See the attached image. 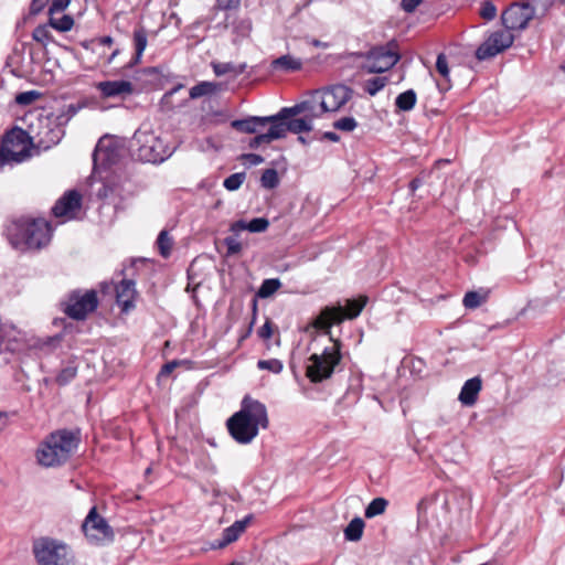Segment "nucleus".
<instances>
[{
  "instance_id": "1",
  "label": "nucleus",
  "mask_w": 565,
  "mask_h": 565,
  "mask_svg": "<svg viewBox=\"0 0 565 565\" xmlns=\"http://www.w3.org/2000/svg\"><path fill=\"white\" fill-rule=\"evenodd\" d=\"M534 17V9L527 7V4H523L521 1L510 4L501 14L502 24L505 30L491 33L477 49L476 57L479 61H484L509 49L514 41L511 31L525 30Z\"/></svg>"
},
{
  "instance_id": "2",
  "label": "nucleus",
  "mask_w": 565,
  "mask_h": 565,
  "mask_svg": "<svg viewBox=\"0 0 565 565\" xmlns=\"http://www.w3.org/2000/svg\"><path fill=\"white\" fill-rule=\"evenodd\" d=\"M269 418L264 403L245 395L241 402V409L226 420L230 436L241 445L250 444L258 435L259 429H267Z\"/></svg>"
},
{
  "instance_id": "3",
  "label": "nucleus",
  "mask_w": 565,
  "mask_h": 565,
  "mask_svg": "<svg viewBox=\"0 0 565 565\" xmlns=\"http://www.w3.org/2000/svg\"><path fill=\"white\" fill-rule=\"evenodd\" d=\"M81 443L78 430L57 429L49 434L36 449L39 465L46 468L66 463Z\"/></svg>"
},
{
  "instance_id": "4",
  "label": "nucleus",
  "mask_w": 565,
  "mask_h": 565,
  "mask_svg": "<svg viewBox=\"0 0 565 565\" xmlns=\"http://www.w3.org/2000/svg\"><path fill=\"white\" fill-rule=\"evenodd\" d=\"M132 157L142 162L160 163L171 156L163 140L150 130L138 129L130 140Z\"/></svg>"
},
{
  "instance_id": "5",
  "label": "nucleus",
  "mask_w": 565,
  "mask_h": 565,
  "mask_svg": "<svg viewBox=\"0 0 565 565\" xmlns=\"http://www.w3.org/2000/svg\"><path fill=\"white\" fill-rule=\"evenodd\" d=\"M17 244L28 249H40L49 244L52 236L51 224L44 218H23L15 223Z\"/></svg>"
},
{
  "instance_id": "6",
  "label": "nucleus",
  "mask_w": 565,
  "mask_h": 565,
  "mask_svg": "<svg viewBox=\"0 0 565 565\" xmlns=\"http://www.w3.org/2000/svg\"><path fill=\"white\" fill-rule=\"evenodd\" d=\"M365 60L362 68L369 74H380L393 68L401 60L399 45L396 40L374 45L361 54Z\"/></svg>"
},
{
  "instance_id": "7",
  "label": "nucleus",
  "mask_w": 565,
  "mask_h": 565,
  "mask_svg": "<svg viewBox=\"0 0 565 565\" xmlns=\"http://www.w3.org/2000/svg\"><path fill=\"white\" fill-rule=\"evenodd\" d=\"M32 552L39 565H74V555L62 541L40 537L33 542Z\"/></svg>"
},
{
  "instance_id": "8",
  "label": "nucleus",
  "mask_w": 565,
  "mask_h": 565,
  "mask_svg": "<svg viewBox=\"0 0 565 565\" xmlns=\"http://www.w3.org/2000/svg\"><path fill=\"white\" fill-rule=\"evenodd\" d=\"M367 301L366 297H361L359 300H347V306L343 308L341 305L337 307H324L320 315L313 320L312 326L324 331L326 334H331V327L341 323L344 319L356 318Z\"/></svg>"
},
{
  "instance_id": "9",
  "label": "nucleus",
  "mask_w": 565,
  "mask_h": 565,
  "mask_svg": "<svg viewBox=\"0 0 565 565\" xmlns=\"http://www.w3.org/2000/svg\"><path fill=\"white\" fill-rule=\"evenodd\" d=\"M330 340L333 342L331 348H326L321 354H312L309 358L310 363L307 366V376L313 383L331 377L334 367L341 361V342L334 340L331 335Z\"/></svg>"
},
{
  "instance_id": "10",
  "label": "nucleus",
  "mask_w": 565,
  "mask_h": 565,
  "mask_svg": "<svg viewBox=\"0 0 565 565\" xmlns=\"http://www.w3.org/2000/svg\"><path fill=\"white\" fill-rule=\"evenodd\" d=\"M64 305V313L74 320H85L98 307L97 292L94 289L82 292L73 290L68 294Z\"/></svg>"
},
{
  "instance_id": "11",
  "label": "nucleus",
  "mask_w": 565,
  "mask_h": 565,
  "mask_svg": "<svg viewBox=\"0 0 565 565\" xmlns=\"http://www.w3.org/2000/svg\"><path fill=\"white\" fill-rule=\"evenodd\" d=\"M3 148L13 162H22L30 154L33 138L20 127H13L2 138Z\"/></svg>"
},
{
  "instance_id": "12",
  "label": "nucleus",
  "mask_w": 565,
  "mask_h": 565,
  "mask_svg": "<svg viewBox=\"0 0 565 565\" xmlns=\"http://www.w3.org/2000/svg\"><path fill=\"white\" fill-rule=\"evenodd\" d=\"M82 530L85 536L93 543L99 544L104 541H111L114 532L105 518L97 513L96 507H93L85 518Z\"/></svg>"
},
{
  "instance_id": "13",
  "label": "nucleus",
  "mask_w": 565,
  "mask_h": 565,
  "mask_svg": "<svg viewBox=\"0 0 565 565\" xmlns=\"http://www.w3.org/2000/svg\"><path fill=\"white\" fill-rule=\"evenodd\" d=\"M322 109L327 113L340 110L352 97L353 89L344 84H335L318 90Z\"/></svg>"
},
{
  "instance_id": "14",
  "label": "nucleus",
  "mask_w": 565,
  "mask_h": 565,
  "mask_svg": "<svg viewBox=\"0 0 565 565\" xmlns=\"http://www.w3.org/2000/svg\"><path fill=\"white\" fill-rule=\"evenodd\" d=\"M36 128L38 131L32 136L33 142L36 141L38 146L44 149H49L58 143L63 136V130L55 120H51L46 117L38 118Z\"/></svg>"
},
{
  "instance_id": "15",
  "label": "nucleus",
  "mask_w": 565,
  "mask_h": 565,
  "mask_svg": "<svg viewBox=\"0 0 565 565\" xmlns=\"http://www.w3.org/2000/svg\"><path fill=\"white\" fill-rule=\"evenodd\" d=\"M95 88L103 99H125L135 92L134 84L130 81H103L95 84Z\"/></svg>"
},
{
  "instance_id": "16",
  "label": "nucleus",
  "mask_w": 565,
  "mask_h": 565,
  "mask_svg": "<svg viewBox=\"0 0 565 565\" xmlns=\"http://www.w3.org/2000/svg\"><path fill=\"white\" fill-rule=\"evenodd\" d=\"M253 520V515L248 514L242 520L235 521L231 526L226 527L222 532V537L215 540L210 544V550H221L226 547L228 544L238 540L241 534L246 530L249 522Z\"/></svg>"
},
{
  "instance_id": "17",
  "label": "nucleus",
  "mask_w": 565,
  "mask_h": 565,
  "mask_svg": "<svg viewBox=\"0 0 565 565\" xmlns=\"http://www.w3.org/2000/svg\"><path fill=\"white\" fill-rule=\"evenodd\" d=\"M116 301L124 312H128L135 307V298L137 296L136 282L131 278L124 277L115 287Z\"/></svg>"
},
{
  "instance_id": "18",
  "label": "nucleus",
  "mask_w": 565,
  "mask_h": 565,
  "mask_svg": "<svg viewBox=\"0 0 565 565\" xmlns=\"http://www.w3.org/2000/svg\"><path fill=\"white\" fill-rule=\"evenodd\" d=\"M82 206V195L76 190L66 191L63 196H61L54 206L52 207V213L56 217L66 216L70 213L79 210Z\"/></svg>"
},
{
  "instance_id": "19",
  "label": "nucleus",
  "mask_w": 565,
  "mask_h": 565,
  "mask_svg": "<svg viewBox=\"0 0 565 565\" xmlns=\"http://www.w3.org/2000/svg\"><path fill=\"white\" fill-rule=\"evenodd\" d=\"M271 124L270 116H249L243 119H235L231 122L233 129L244 134H255L259 128Z\"/></svg>"
},
{
  "instance_id": "20",
  "label": "nucleus",
  "mask_w": 565,
  "mask_h": 565,
  "mask_svg": "<svg viewBox=\"0 0 565 565\" xmlns=\"http://www.w3.org/2000/svg\"><path fill=\"white\" fill-rule=\"evenodd\" d=\"M482 387V381L479 376H475L465 382L459 393L458 399L465 406H472L478 399L479 392Z\"/></svg>"
},
{
  "instance_id": "21",
  "label": "nucleus",
  "mask_w": 565,
  "mask_h": 565,
  "mask_svg": "<svg viewBox=\"0 0 565 565\" xmlns=\"http://www.w3.org/2000/svg\"><path fill=\"white\" fill-rule=\"evenodd\" d=\"M274 126H277V129L281 130V139L286 137L288 131L300 135L302 132H309L313 129V124H311L306 117L275 122Z\"/></svg>"
},
{
  "instance_id": "22",
  "label": "nucleus",
  "mask_w": 565,
  "mask_h": 565,
  "mask_svg": "<svg viewBox=\"0 0 565 565\" xmlns=\"http://www.w3.org/2000/svg\"><path fill=\"white\" fill-rule=\"evenodd\" d=\"M269 226V221L265 217H255L249 222L244 220L235 221L231 224L230 231L239 235L243 231H249L250 233H262L265 232Z\"/></svg>"
},
{
  "instance_id": "23",
  "label": "nucleus",
  "mask_w": 565,
  "mask_h": 565,
  "mask_svg": "<svg viewBox=\"0 0 565 565\" xmlns=\"http://www.w3.org/2000/svg\"><path fill=\"white\" fill-rule=\"evenodd\" d=\"M303 117L312 124L315 119L320 118L327 110L322 109L321 96L318 90L311 93L309 98L302 100Z\"/></svg>"
},
{
  "instance_id": "24",
  "label": "nucleus",
  "mask_w": 565,
  "mask_h": 565,
  "mask_svg": "<svg viewBox=\"0 0 565 565\" xmlns=\"http://www.w3.org/2000/svg\"><path fill=\"white\" fill-rule=\"evenodd\" d=\"M118 159V153L115 148H103L97 146L93 152L94 169H107L115 164Z\"/></svg>"
},
{
  "instance_id": "25",
  "label": "nucleus",
  "mask_w": 565,
  "mask_h": 565,
  "mask_svg": "<svg viewBox=\"0 0 565 565\" xmlns=\"http://www.w3.org/2000/svg\"><path fill=\"white\" fill-rule=\"evenodd\" d=\"M148 43V32L145 28L140 26L135 29L134 31V45H135V56L131 61L125 66L126 68H131L135 65L139 64L141 61V56L147 47Z\"/></svg>"
},
{
  "instance_id": "26",
  "label": "nucleus",
  "mask_w": 565,
  "mask_h": 565,
  "mask_svg": "<svg viewBox=\"0 0 565 565\" xmlns=\"http://www.w3.org/2000/svg\"><path fill=\"white\" fill-rule=\"evenodd\" d=\"M50 2L49 15L63 12L68 6L71 0H32L30 4V13L39 14L45 6Z\"/></svg>"
},
{
  "instance_id": "27",
  "label": "nucleus",
  "mask_w": 565,
  "mask_h": 565,
  "mask_svg": "<svg viewBox=\"0 0 565 565\" xmlns=\"http://www.w3.org/2000/svg\"><path fill=\"white\" fill-rule=\"evenodd\" d=\"M281 287V281L278 278H268L263 280L258 290L256 291V297L253 299V311L254 315L257 310V298L266 299L271 297L279 288Z\"/></svg>"
},
{
  "instance_id": "28",
  "label": "nucleus",
  "mask_w": 565,
  "mask_h": 565,
  "mask_svg": "<svg viewBox=\"0 0 565 565\" xmlns=\"http://www.w3.org/2000/svg\"><path fill=\"white\" fill-rule=\"evenodd\" d=\"M271 67L274 70H281L285 72H296L301 70L302 62L300 58H296L289 54H286L275 58L271 62Z\"/></svg>"
},
{
  "instance_id": "29",
  "label": "nucleus",
  "mask_w": 565,
  "mask_h": 565,
  "mask_svg": "<svg viewBox=\"0 0 565 565\" xmlns=\"http://www.w3.org/2000/svg\"><path fill=\"white\" fill-rule=\"evenodd\" d=\"M277 126L270 124V127L267 132L259 134L250 139L248 147L252 149L258 148L263 143H270L274 140L281 139V130L277 129Z\"/></svg>"
},
{
  "instance_id": "30",
  "label": "nucleus",
  "mask_w": 565,
  "mask_h": 565,
  "mask_svg": "<svg viewBox=\"0 0 565 565\" xmlns=\"http://www.w3.org/2000/svg\"><path fill=\"white\" fill-rule=\"evenodd\" d=\"M364 521L356 516L344 529V539L350 542H358L361 540L364 530Z\"/></svg>"
},
{
  "instance_id": "31",
  "label": "nucleus",
  "mask_w": 565,
  "mask_h": 565,
  "mask_svg": "<svg viewBox=\"0 0 565 565\" xmlns=\"http://www.w3.org/2000/svg\"><path fill=\"white\" fill-rule=\"evenodd\" d=\"M417 102V95L414 89H407L401 93L395 98V107L401 111H409L412 110Z\"/></svg>"
},
{
  "instance_id": "32",
  "label": "nucleus",
  "mask_w": 565,
  "mask_h": 565,
  "mask_svg": "<svg viewBox=\"0 0 565 565\" xmlns=\"http://www.w3.org/2000/svg\"><path fill=\"white\" fill-rule=\"evenodd\" d=\"M299 114H303L302 102L297 103L291 107H284L276 115H271V124L295 119Z\"/></svg>"
},
{
  "instance_id": "33",
  "label": "nucleus",
  "mask_w": 565,
  "mask_h": 565,
  "mask_svg": "<svg viewBox=\"0 0 565 565\" xmlns=\"http://www.w3.org/2000/svg\"><path fill=\"white\" fill-rule=\"evenodd\" d=\"M388 505V501L385 498L379 497L373 499L365 508L364 516L372 519L380 514H383Z\"/></svg>"
},
{
  "instance_id": "34",
  "label": "nucleus",
  "mask_w": 565,
  "mask_h": 565,
  "mask_svg": "<svg viewBox=\"0 0 565 565\" xmlns=\"http://www.w3.org/2000/svg\"><path fill=\"white\" fill-rule=\"evenodd\" d=\"M49 25L56 31L67 32L71 31L74 25V19L70 14H63L61 18H54V15H50Z\"/></svg>"
},
{
  "instance_id": "35",
  "label": "nucleus",
  "mask_w": 565,
  "mask_h": 565,
  "mask_svg": "<svg viewBox=\"0 0 565 565\" xmlns=\"http://www.w3.org/2000/svg\"><path fill=\"white\" fill-rule=\"evenodd\" d=\"M488 294V291H484L483 294L473 290L468 291L462 299V303L467 309H476L487 300Z\"/></svg>"
},
{
  "instance_id": "36",
  "label": "nucleus",
  "mask_w": 565,
  "mask_h": 565,
  "mask_svg": "<svg viewBox=\"0 0 565 565\" xmlns=\"http://www.w3.org/2000/svg\"><path fill=\"white\" fill-rule=\"evenodd\" d=\"M77 375V366L73 363L62 367L55 377V382L60 386H65L71 383Z\"/></svg>"
},
{
  "instance_id": "37",
  "label": "nucleus",
  "mask_w": 565,
  "mask_h": 565,
  "mask_svg": "<svg viewBox=\"0 0 565 565\" xmlns=\"http://www.w3.org/2000/svg\"><path fill=\"white\" fill-rule=\"evenodd\" d=\"M216 90V84L211 82H201L190 88V98L196 99L202 96H207Z\"/></svg>"
},
{
  "instance_id": "38",
  "label": "nucleus",
  "mask_w": 565,
  "mask_h": 565,
  "mask_svg": "<svg viewBox=\"0 0 565 565\" xmlns=\"http://www.w3.org/2000/svg\"><path fill=\"white\" fill-rule=\"evenodd\" d=\"M157 245L159 253L162 257L167 258L171 254L173 239L171 236H169V233L163 230L159 233L157 238Z\"/></svg>"
},
{
  "instance_id": "39",
  "label": "nucleus",
  "mask_w": 565,
  "mask_h": 565,
  "mask_svg": "<svg viewBox=\"0 0 565 565\" xmlns=\"http://www.w3.org/2000/svg\"><path fill=\"white\" fill-rule=\"evenodd\" d=\"M388 83V78L385 76H376L367 79L364 84V90L371 95L375 96L380 90H382Z\"/></svg>"
},
{
  "instance_id": "40",
  "label": "nucleus",
  "mask_w": 565,
  "mask_h": 565,
  "mask_svg": "<svg viewBox=\"0 0 565 565\" xmlns=\"http://www.w3.org/2000/svg\"><path fill=\"white\" fill-rule=\"evenodd\" d=\"M260 184L267 190H271L278 186L279 177L276 169H266L260 177Z\"/></svg>"
},
{
  "instance_id": "41",
  "label": "nucleus",
  "mask_w": 565,
  "mask_h": 565,
  "mask_svg": "<svg viewBox=\"0 0 565 565\" xmlns=\"http://www.w3.org/2000/svg\"><path fill=\"white\" fill-rule=\"evenodd\" d=\"M49 26L50 25L47 24L38 25L32 32L33 40L41 43L42 45H46L50 41H52V34L49 30Z\"/></svg>"
},
{
  "instance_id": "42",
  "label": "nucleus",
  "mask_w": 565,
  "mask_h": 565,
  "mask_svg": "<svg viewBox=\"0 0 565 565\" xmlns=\"http://www.w3.org/2000/svg\"><path fill=\"white\" fill-rule=\"evenodd\" d=\"M245 172L233 173L224 180L223 185L228 191H236L241 188V185L245 181Z\"/></svg>"
},
{
  "instance_id": "43",
  "label": "nucleus",
  "mask_w": 565,
  "mask_h": 565,
  "mask_svg": "<svg viewBox=\"0 0 565 565\" xmlns=\"http://www.w3.org/2000/svg\"><path fill=\"white\" fill-rule=\"evenodd\" d=\"M257 367L259 370H267L275 374H279L282 371L284 365H282V362L278 359H269V360H259L257 362Z\"/></svg>"
},
{
  "instance_id": "44",
  "label": "nucleus",
  "mask_w": 565,
  "mask_h": 565,
  "mask_svg": "<svg viewBox=\"0 0 565 565\" xmlns=\"http://www.w3.org/2000/svg\"><path fill=\"white\" fill-rule=\"evenodd\" d=\"M358 127V121L353 117H342L333 122V128L351 132Z\"/></svg>"
},
{
  "instance_id": "45",
  "label": "nucleus",
  "mask_w": 565,
  "mask_h": 565,
  "mask_svg": "<svg viewBox=\"0 0 565 565\" xmlns=\"http://www.w3.org/2000/svg\"><path fill=\"white\" fill-rule=\"evenodd\" d=\"M237 236L238 235H235V234L232 233L231 236H227V237L224 238V244L227 247V255L228 256L237 255V254H239L242 252V244L237 239Z\"/></svg>"
},
{
  "instance_id": "46",
  "label": "nucleus",
  "mask_w": 565,
  "mask_h": 565,
  "mask_svg": "<svg viewBox=\"0 0 565 565\" xmlns=\"http://www.w3.org/2000/svg\"><path fill=\"white\" fill-rule=\"evenodd\" d=\"M479 14L484 20H488V21L493 20L497 15V7L494 6V3L492 1L486 0L481 3Z\"/></svg>"
},
{
  "instance_id": "47",
  "label": "nucleus",
  "mask_w": 565,
  "mask_h": 565,
  "mask_svg": "<svg viewBox=\"0 0 565 565\" xmlns=\"http://www.w3.org/2000/svg\"><path fill=\"white\" fill-rule=\"evenodd\" d=\"M40 97V93L36 90H28L19 93L15 96V103L22 106L31 105L34 100Z\"/></svg>"
},
{
  "instance_id": "48",
  "label": "nucleus",
  "mask_w": 565,
  "mask_h": 565,
  "mask_svg": "<svg viewBox=\"0 0 565 565\" xmlns=\"http://www.w3.org/2000/svg\"><path fill=\"white\" fill-rule=\"evenodd\" d=\"M436 68L438 71V73L446 79L448 81L449 79V67H448V62H447V57L444 53H439L437 55V60H436Z\"/></svg>"
},
{
  "instance_id": "49",
  "label": "nucleus",
  "mask_w": 565,
  "mask_h": 565,
  "mask_svg": "<svg viewBox=\"0 0 565 565\" xmlns=\"http://www.w3.org/2000/svg\"><path fill=\"white\" fill-rule=\"evenodd\" d=\"M213 71L216 76H222L227 73H234L235 71V64L227 62V63H212Z\"/></svg>"
},
{
  "instance_id": "50",
  "label": "nucleus",
  "mask_w": 565,
  "mask_h": 565,
  "mask_svg": "<svg viewBox=\"0 0 565 565\" xmlns=\"http://www.w3.org/2000/svg\"><path fill=\"white\" fill-rule=\"evenodd\" d=\"M523 4H527V7L534 9V14L536 13V9L539 6L542 7L544 14L552 6V2L550 0H523L521 1Z\"/></svg>"
},
{
  "instance_id": "51",
  "label": "nucleus",
  "mask_w": 565,
  "mask_h": 565,
  "mask_svg": "<svg viewBox=\"0 0 565 565\" xmlns=\"http://www.w3.org/2000/svg\"><path fill=\"white\" fill-rule=\"evenodd\" d=\"M424 0H401L399 7L406 13H413Z\"/></svg>"
},
{
  "instance_id": "52",
  "label": "nucleus",
  "mask_w": 565,
  "mask_h": 565,
  "mask_svg": "<svg viewBox=\"0 0 565 565\" xmlns=\"http://www.w3.org/2000/svg\"><path fill=\"white\" fill-rule=\"evenodd\" d=\"M54 326H63L64 330L63 333L56 334L53 340L61 341L63 338V334L67 333L73 329V323H66V320L64 318L54 319L53 320Z\"/></svg>"
},
{
  "instance_id": "53",
  "label": "nucleus",
  "mask_w": 565,
  "mask_h": 565,
  "mask_svg": "<svg viewBox=\"0 0 565 565\" xmlns=\"http://www.w3.org/2000/svg\"><path fill=\"white\" fill-rule=\"evenodd\" d=\"M257 333L258 337L264 340L269 339L273 334V322L267 319L266 322L258 329Z\"/></svg>"
},
{
  "instance_id": "54",
  "label": "nucleus",
  "mask_w": 565,
  "mask_h": 565,
  "mask_svg": "<svg viewBox=\"0 0 565 565\" xmlns=\"http://www.w3.org/2000/svg\"><path fill=\"white\" fill-rule=\"evenodd\" d=\"M241 0H216L215 8L220 10H231L237 8Z\"/></svg>"
},
{
  "instance_id": "55",
  "label": "nucleus",
  "mask_w": 565,
  "mask_h": 565,
  "mask_svg": "<svg viewBox=\"0 0 565 565\" xmlns=\"http://www.w3.org/2000/svg\"><path fill=\"white\" fill-rule=\"evenodd\" d=\"M242 159L248 162L250 166H258L264 162V158L257 153H244Z\"/></svg>"
},
{
  "instance_id": "56",
  "label": "nucleus",
  "mask_w": 565,
  "mask_h": 565,
  "mask_svg": "<svg viewBox=\"0 0 565 565\" xmlns=\"http://www.w3.org/2000/svg\"><path fill=\"white\" fill-rule=\"evenodd\" d=\"M181 364V361L173 360L162 365L160 370V375L167 376L169 375L177 366Z\"/></svg>"
},
{
  "instance_id": "57",
  "label": "nucleus",
  "mask_w": 565,
  "mask_h": 565,
  "mask_svg": "<svg viewBox=\"0 0 565 565\" xmlns=\"http://www.w3.org/2000/svg\"><path fill=\"white\" fill-rule=\"evenodd\" d=\"M10 162H13V160H11V157L7 153L6 149L1 145V147H0V169Z\"/></svg>"
},
{
  "instance_id": "58",
  "label": "nucleus",
  "mask_w": 565,
  "mask_h": 565,
  "mask_svg": "<svg viewBox=\"0 0 565 565\" xmlns=\"http://www.w3.org/2000/svg\"><path fill=\"white\" fill-rule=\"evenodd\" d=\"M322 139H327L332 142H338L340 140V136L333 131H326L322 135Z\"/></svg>"
},
{
  "instance_id": "59",
  "label": "nucleus",
  "mask_w": 565,
  "mask_h": 565,
  "mask_svg": "<svg viewBox=\"0 0 565 565\" xmlns=\"http://www.w3.org/2000/svg\"><path fill=\"white\" fill-rule=\"evenodd\" d=\"M420 185H422V180L418 178H415L409 182V189L412 192H415Z\"/></svg>"
},
{
  "instance_id": "60",
  "label": "nucleus",
  "mask_w": 565,
  "mask_h": 565,
  "mask_svg": "<svg viewBox=\"0 0 565 565\" xmlns=\"http://www.w3.org/2000/svg\"><path fill=\"white\" fill-rule=\"evenodd\" d=\"M114 40L111 36L107 35V36H103L99 39V43L102 45H107V46H110L113 44Z\"/></svg>"
},
{
  "instance_id": "61",
  "label": "nucleus",
  "mask_w": 565,
  "mask_h": 565,
  "mask_svg": "<svg viewBox=\"0 0 565 565\" xmlns=\"http://www.w3.org/2000/svg\"><path fill=\"white\" fill-rule=\"evenodd\" d=\"M311 45H313L315 47H323V49H327L329 45L328 43H324V42H321L320 40H317V39H313L311 40Z\"/></svg>"
},
{
  "instance_id": "62",
  "label": "nucleus",
  "mask_w": 565,
  "mask_h": 565,
  "mask_svg": "<svg viewBox=\"0 0 565 565\" xmlns=\"http://www.w3.org/2000/svg\"><path fill=\"white\" fill-rule=\"evenodd\" d=\"M7 420H8L7 414L0 413V430H2L6 427Z\"/></svg>"
},
{
  "instance_id": "63",
  "label": "nucleus",
  "mask_w": 565,
  "mask_h": 565,
  "mask_svg": "<svg viewBox=\"0 0 565 565\" xmlns=\"http://www.w3.org/2000/svg\"><path fill=\"white\" fill-rule=\"evenodd\" d=\"M245 68H246V64H241V65H238V66H236V65H235V71H234V73H235L236 75H239V74L244 73Z\"/></svg>"
},
{
  "instance_id": "64",
  "label": "nucleus",
  "mask_w": 565,
  "mask_h": 565,
  "mask_svg": "<svg viewBox=\"0 0 565 565\" xmlns=\"http://www.w3.org/2000/svg\"><path fill=\"white\" fill-rule=\"evenodd\" d=\"M118 54H119V50L117 49V50H115V51L110 54V56L108 57V61H107V62H108V63H111V62L114 61V58H115Z\"/></svg>"
}]
</instances>
